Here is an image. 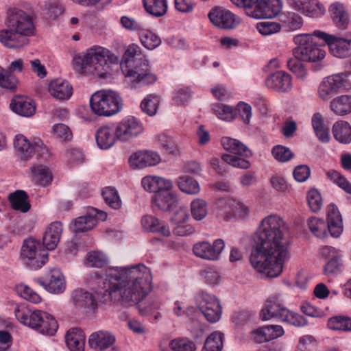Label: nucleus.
I'll return each instance as SVG.
<instances>
[{
  "instance_id": "f257e3e1",
  "label": "nucleus",
  "mask_w": 351,
  "mask_h": 351,
  "mask_svg": "<svg viewBox=\"0 0 351 351\" xmlns=\"http://www.w3.org/2000/svg\"><path fill=\"white\" fill-rule=\"evenodd\" d=\"M152 277L147 267L138 265L130 267H110L106 271V278L97 279L99 289L95 295L82 289L73 292L75 306L95 311L97 300L120 302L123 306H132L141 302L151 290Z\"/></svg>"
},
{
  "instance_id": "f03ea898",
  "label": "nucleus",
  "mask_w": 351,
  "mask_h": 351,
  "mask_svg": "<svg viewBox=\"0 0 351 351\" xmlns=\"http://www.w3.org/2000/svg\"><path fill=\"white\" fill-rule=\"evenodd\" d=\"M287 230L283 219L278 215L265 217L254 235V246L250 261L259 273L276 278L282 271L288 259Z\"/></svg>"
},
{
  "instance_id": "7ed1b4c3",
  "label": "nucleus",
  "mask_w": 351,
  "mask_h": 351,
  "mask_svg": "<svg viewBox=\"0 0 351 351\" xmlns=\"http://www.w3.org/2000/svg\"><path fill=\"white\" fill-rule=\"evenodd\" d=\"M5 25L7 29L0 31V42L9 48L23 47L27 43L26 36L35 32L32 16L16 8L8 9Z\"/></svg>"
},
{
  "instance_id": "20e7f679",
  "label": "nucleus",
  "mask_w": 351,
  "mask_h": 351,
  "mask_svg": "<svg viewBox=\"0 0 351 351\" xmlns=\"http://www.w3.org/2000/svg\"><path fill=\"white\" fill-rule=\"evenodd\" d=\"M120 65L123 73L134 86L153 84L158 80L157 75L152 71L149 60L136 44L128 47Z\"/></svg>"
},
{
  "instance_id": "39448f33",
  "label": "nucleus",
  "mask_w": 351,
  "mask_h": 351,
  "mask_svg": "<svg viewBox=\"0 0 351 351\" xmlns=\"http://www.w3.org/2000/svg\"><path fill=\"white\" fill-rule=\"evenodd\" d=\"M117 62V57L108 49L94 46L88 49L85 54L75 55L73 64L74 69L79 73L105 78L110 73L112 64Z\"/></svg>"
},
{
  "instance_id": "423d86ee",
  "label": "nucleus",
  "mask_w": 351,
  "mask_h": 351,
  "mask_svg": "<svg viewBox=\"0 0 351 351\" xmlns=\"http://www.w3.org/2000/svg\"><path fill=\"white\" fill-rule=\"evenodd\" d=\"M92 111L99 116L109 117L118 113L122 107L121 98L111 90H101L95 93L90 99Z\"/></svg>"
},
{
  "instance_id": "0eeeda50",
  "label": "nucleus",
  "mask_w": 351,
  "mask_h": 351,
  "mask_svg": "<svg viewBox=\"0 0 351 351\" xmlns=\"http://www.w3.org/2000/svg\"><path fill=\"white\" fill-rule=\"evenodd\" d=\"M312 34H300L294 37V43L298 47L293 49V54L304 62H318L326 56V51L318 46L314 41Z\"/></svg>"
},
{
  "instance_id": "6e6552de",
  "label": "nucleus",
  "mask_w": 351,
  "mask_h": 351,
  "mask_svg": "<svg viewBox=\"0 0 351 351\" xmlns=\"http://www.w3.org/2000/svg\"><path fill=\"white\" fill-rule=\"evenodd\" d=\"M21 258L33 269L42 267L48 261V254L40 242L34 239H25L21 250Z\"/></svg>"
},
{
  "instance_id": "1a4fd4ad",
  "label": "nucleus",
  "mask_w": 351,
  "mask_h": 351,
  "mask_svg": "<svg viewBox=\"0 0 351 351\" xmlns=\"http://www.w3.org/2000/svg\"><path fill=\"white\" fill-rule=\"evenodd\" d=\"M348 72L328 76L322 80L318 87V96L323 101H328L339 92L349 86Z\"/></svg>"
},
{
  "instance_id": "9d476101",
  "label": "nucleus",
  "mask_w": 351,
  "mask_h": 351,
  "mask_svg": "<svg viewBox=\"0 0 351 351\" xmlns=\"http://www.w3.org/2000/svg\"><path fill=\"white\" fill-rule=\"evenodd\" d=\"M14 147L23 160H29L35 153L44 158L49 156L48 149L39 138L35 139L32 144L25 136L17 134L14 140Z\"/></svg>"
},
{
  "instance_id": "9b49d317",
  "label": "nucleus",
  "mask_w": 351,
  "mask_h": 351,
  "mask_svg": "<svg viewBox=\"0 0 351 351\" xmlns=\"http://www.w3.org/2000/svg\"><path fill=\"white\" fill-rule=\"evenodd\" d=\"M313 35L327 44L334 56L345 58L351 55V39L343 38L320 30H315Z\"/></svg>"
},
{
  "instance_id": "f8f14e48",
  "label": "nucleus",
  "mask_w": 351,
  "mask_h": 351,
  "mask_svg": "<svg viewBox=\"0 0 351 351\" xmlns=\"http://www.w3.org/2000/svg\"><path fill=\"white\" fill-rule=\"evenodd\" d=\"M199 299V311L210 323L218 322L221 315V306L217 298L202 292Z\"/></svg>"
},
{
  "instance_id": "ddd939ff",
  "label": "nucleus",
  "mask_w": 351,
  "mask_h": 351,
  "mask_svg": "<svg viewBox=\"0 0 351 351\" xmlns=\"http://www.w3.org/2000/svg\"><path fill=\"white\" fill-rule=\"evenodd\" d=\"M282 0H258L252 10L247 14L254 19L273 18L278 15L282 9Z\"/></svg>"
},
{
  "instance_id": "4468645a",
  "label": "nucleus",
  "mask_w": 351,
  "mask_h": 351,
  "mask_svg": "<svg viewBox=\"0 0 351 351\" xmlns=\"http://www.w3.org/2000/svg\"><path fill=\"white\" fill-rule=\"evenodd\" d=\"M208 17L213 25L221 29H232L239 23L234 14L221 6L212 8Z\"/></svg>"
},
{
  "instance_id": "2eb2a0df",
  "label": "nucleus",
  "mask_w": 351,
  "mask_h": 351,
  "mask_svg": "<svg viewBox=\"0 0 351 351\" xmlns=\"http://www.w3.org/2000/svg\"><path fill=\"white\" fill-rule=\"evenodd\" d=\"M30 320L32 322L30 328L43 335H53L58 328L56 319L45 311H34Z\"/></svg>"
},
{
  "instance_id": "dca6fc26",
  "label": "nucleus",
  "mask_w": 351,
  "mask_h": 351,
  "mask_svg": "<svg viewBox=\"0 0 351 351\" xmlns=\"http://www.w3.org/2000/svg\"><path fill=\"white\" fill-rule=\"evenodd\" d=\"M118 140L128 141L136 137L143 130L142 123L135 117H130L123 119L116 126Z\"/></svg>"
},
{
  "instance_id": "f3484780",
  "label": "nucleus",
  "mask_w": 351,
  "mask_h": 351,
  "mask_svg": "<svg viewBox=\"0 0 351 351\" xmlns=\"http://www.w3.org/2000/svg\"><path fill=\"white\" fill-rule=\"evenodd\" d=\"M265 83L269 89L280 93H288L293 88L291 75L284 71L270 74L265 79Z\"/></svg>"
},
{
  "instance_id": "a211bd4d",
  "label": "nucleus",
  "mask_w": 351,
  "mask_h": 351,
  "mask_svg": "<svg viewBox=\"0 0 351 351\" xmlns=\"http://www.w3.org/2000/svg\"><path fill=\"white\" fill-rule=\"evenodd\" d=\"M320 255L322 258L328 260L324 267L325 274H334L340 271L342 263L341 254L339 250L326 245L321 249Z\"/></svg>"
},
{
  "instance_id": "6ab92c4d",
  "label": "nucleus",
  "mask_w": 351,
  "mask_h": 351,
  "mask_svg": "<svg viewBox=\"0 0 351 351\" xmlns=\"http://www.w3.org/2000/svg\"><path fill=\"white\" fill-rule=\"evenodd\" d=\"M36 282L47 291L53 293H60L64 290V277L59 269H51L45 276L36 279Z\"/></svg>"
},
{
  "instance_id": "aec40b11",
  "label": "nucleus",
  "mask_w": 351,
  "mask_h": 351,
  "mask_svg": "<svg viewBox=\"0 0 351 351\" xmlns=\"http://www.w3.org/2000/svg\"><path fill=\"white\" fill-rule=\"evenodd\" d=\"M285 313H287V308L282 304L280 296L274 295L267 300L265 307L260 312V317L263 321L272 317L281 320Z\"/></svg>"
},
{
  "instance_id": "412c9836",
  "label": "nucleus",
  "mask_w": 351,
  "mask_h": 351,
  "mask_svg": "<svg viewBox=\"0 0 351 351\" xmlns=\"http://www.w3.org/2000/svg\"><path fill=\"white\" fill-rule=\"evenodd\" d=\"M9 71L0 67V86L14 90L18 84V80L12 73H21L25 69L24 62L21 59L16 60L9 65Z\"/></svg>"
},
{
  "instance_id": "4be33fe9",
  "label": "nucleus",
  "mask_w": 351,
  "mask_h": 351,
  "mask_svg": "<svg viewBox=\"0 0 351 351\" xmlns=\"http://www.w3.org/2000/svg\"><path fill=\"white\" fill-rule=\"evenodd\" d=\"M160 157L158 153L152 151H139L131 155L129 162L133 169H143L159 163Z\"/></svg>"
},
{
  "instance_id": "5701e85b",
  "label": "nucleus",
  "mask_w": 351,
  "mask_h": 351,
  "mask_svg": "<svg viewBox=\"0 0 351 351\" xmlns=\"http://www.w3.org/2000/svg\"><path fill=\"white\" fill-rule=\"evenodd\" d=\"M95 139L99 148H110L118 140L116 127L114 125L101 126L96 131Z\"/></svg>"
},
{
  "instance_id": "b1692460",
  "label": "nucleus",
  "mask_w": 351,
  "mask_h": 351,
  "mask_svg": "<svg viewBox=\"0 0 351 351\" xmlns=\"http://www.w3.org/2000/svg\"><path fill=\"white\" fill-rule=\"evenodd\" d=\"M171 188H163L154 195L155 205L161 210L171 211L178 206V197Z\"/></svg>"
},
{
  "instance_id": "393cba45",
  "label": "nucleus",
  "mask_w": 351,
  "mask_h": 351,
  "mask_svg": "<svg viewBox=\"0 0 351 351\" xmlns=\"http://www.w3.org/2000/svg\"><path fill=\"white\" fill-rule=\"evenodd\" d=\"M115 341V336L111 332L98 330L89 336L88 345L91 348L104 351L112 346Z\"/></svg>"
},
{
  "instance_id": "a878e982",
  "label": "nucleus",
  "mask_w": 351,
  "mask_h": 351,
  "mask_svg": "<svg viewBox=\"0 0 351 351\" xmlns=\"http://www.w3.org/2000/svg\"><path fill=\"white\" fill-rule=\"evenodd\" d=\"M326 228L333 237H338L343 232L341 215L335 204H330L327 208Z\"/></svg>"
},
{
  "instance_id": "bb28decb",
  "label": "nucleus",
  "mask_w": 351,
  "mask_h": 351,
  "mask_svg": "<svg viewBox=\"0 0 351 351\" xmlns=\"http://www.w3.org/2000/svg\"><path fill=\"white\" fill-rule=\"evenodd\" d=\"M10 107L14 112L22 117H29L36 112V105L32 99L21 95L14 96Z\"/></svg>"
},
{
  "instance_id": "cd10ccee",
  "label": "nucleus",
  "mask_w": 351,
  "mask_h": 351,
  "mask_svg": "<svg viewBox=\"0 0 351 351\" xmlns=\"http://www.w3.org/2000/svg\"><path fill=\"white\" fill-rule=\"evenodd\" d=\"M62 232V225L59 221L50 223L47 228L43 237V244L48 250H53L60 242Z\"/></svg>"
},
{
  "instance_id": "c85d7f7f",
  "label": "nucleus",
  "mask_w": 351,
  "mask_h": 351,
  "mask_svg": "<svg viewBox=\"0 0 351 351\" xmlns=\"http://www.w3.org/2000/svg\"><path fill=\"white\" fill-rule=\"evenodd\" d=\"M224 247V242L221 239H216L213 245L208 242H199V257L211 261L217 260Z\"/></svg>"
},
{
  "instance_id": "c756f323",
  "label": "nucleus",
  "mask_w": 351,
  "mask_h": 351,
  "mask_svg": "<svg viewBox=\"0 0 351 351\" xmlns=\"http://www.w3.org/2000/svg\"><path fill=\"white\" fill-rule=\"evenodd\" d=\"M50 94L58 100H66L73 95V87L66 80L61 78L52 80L49 86Z\"/></svg>"
},
{
  "instance_id": "7c9ffc66",
  "label": "nucleus",
  "mask_w": 351,
  "mask_h": 351,
  "mask_svg": "<svg viewBox=\"0 0 351 351\" xmlns=\"http://www.w3.org/2000/svg\"><path fill=\"white\" fill-rule=\"evenodd\" d=\"M328 10L336 27L341 29H347L350 16L344 5L339 2H335L330 5Z\"/></svg>"
},
{
  "instance_id": "2f4dec72",
  "label": "nucleus",
  "mask_w": 351,
  "mask_h": 351,
  "mask_svg": "<svg viewBox=\"0 0 351 351\" xmlns=\"http://www.w3.org/2000/svg\"><path fill=\"white\" fill-rule=\"evenodd\" d=\"M141 224L143 228L146 231L158 233L166 237L171 235L168 226L152 215H145L141 219Z\"/></svg>"
},
{
  "instance_id": "473e14b6",
  "label": "nucleus",
  "mask_w": 351,
  "mask_h": 351,
  "mask_svg": "<svg viewBox=\"0 0 351 351\" xmlns=\"http://www.w3.org/2000/svg\"><path fill=\"white\" fill-rule=\"evenodd\" d=\"M65 341L71 351H84L85 334L82 329H69L65 335Z\"/></svg>"
},
{
  "instance_id": "72a5a7b5",
  "label": "nucleus",
  "mask_w": 351,
  "mask_h": 351,
  "mask_svg": "<svg viewBox=\"0 0 351 351\" xmlns=\"http://www.w3.org/2000/svg\"><path fill=\"white\" fill-rule=\"evenodd\" d=\"M238 201L233 199L219 198L216 202L217 215L219 218L228 221L234 217V210Z\"/></svg>"
},
{
  "instance_id": "f704fd0d",
  "label": "nucleus",
  "mask_w": 351,
  "mask_h": 351,
  "mask_svg": "<svg viewBox=\"0 0 351 351\" xmlns=\"http://www.w3.org/2000/svg\"><path fill=\"white\" fill-rule=\"evenodd\" d=\"M221 141L223 147L226 151L245 158H250L252 156V151L239 140L230 137H223Z\"/></svg>"
},
{
  "instance_id": "c9c22d12",
  "label": "nucleus",
  "mask_w": 351,
  "mask_h": 351,
  "mask_svg": "<svg viewBox=\"0 0 351 351\" xmlns=\"http://www.w3.org/2000/svg\"><path fill=\"white\" fill-rule=\"evenodd\" d=\"M142 186L145 190L151 193H157L163 188L172 187V182L158 176H149L142 179Z\"/></svg>"
},
{
  "instance_id": "e433bc0d",
  "label": "nucleus",
  "mask_w": 351,
  "mask_h": 351,
  "mask_svg": "<svg viewBox=\"0 0 351 351\" xmlns=\"http://www.w3.org/2000/svg\"><path fill=\"white\" fill-rule=\"evenodd\" d=\"M8 199L12 208L15 210L27 213L31 208L28 195L25 191L17 190L10 194Z\"/></svg>"
},
{
  "instance_id": "4c0bfd02",
  "label": "nucleus",
  "mask_w": 351,
  "mask_h": 351,
  "mask_svg": "<svg viewBox=\"0 0 351 351\" xmlns=\"http://www.w3.org/2000/svg\"><path fill=\"white\" fill-rule=\"evenodd\" d=\"M281 27L287 31H295L300 29L303 25V19L298 13L293 12H282L280 15Z\"/></svg>"
},
{
  "instance_id": "58836bf2",
  "label": "nucleus",
  "mask_w": 351,
  "mask_h": 351,
  "mask_svg": "<svg viewBox=\"0 0 351 351\" xmlns=\"http://www.w3.org/2000/svg\"><path fill=\"white\" fill-rule=\"evenodd\" d=\"M332 132L334 138L340 143H351V125L347 121H339L335 123Z\"/></svg>"
},
{
  "instance_id": "ea45409f",
  "label": "nucleus",
  "mask_w": 351,
  "mask_h": 351,
  "mask_svg": "<svg viewBox=\"0 0 351 351\" xmlns=\"http://www.w3.org/2000/svg\"><path fill=\"white\" fill-rule=\"evenodd\" d=\"M143 3L145 11L154 17H161L167 12V0H143Z\"/></svg>"
},
{
  "instance_id": "a19ab883",
  "label": "nucleus",
  "mask_w": 351,
  "mask_h": 351,
  "mask_svg": "<svg viewBox=\"0 0 351 351\" xmlns=\"http://www.w3.org/2000/svg\"><path fill=\"white\" fill-rule=\"evenodd\" d=\"M330 109L337 115L351 112V95H344L335 98L330 103Z\"/></svg>"
},
{
  "instance_id": "79ce46f5",
  "label": "nucleus",
  "mask_w": 351,
  "mask_h": 351,
  "mask_svg": "<svg viewBox=\"0 0 351 351\" xmlns=\"http://www.w3.org/2000/svg\"><path fill=\"white\" fill-rule=\"evenodd\" d=\"M193 94L190 87H178L173 93L172 101L177 106H185L191 101Z\"/></svg>"
},
{
  "instance_id": "37998d69",
  "label": "nucleus",
  "mask_w": 351,
  "mask_h": 351,
  "mask_svg": "<svg viewBox=\"0 0 351 351\" xmlns=\"http://www.w3.org/2000/svg\"><path fill=\"white\" fill-rule=\"evenodd\" d=\"M312 126L318 139L322 143H327L330 140L328 130L324 124L322 115L319 112L313 114L311 119Z\"/></svg>"
},
{
  "instance_id": "c03bdc74",
  "label": "nucleus",
  "mask_w": 351,
  "mask_h": 351,
  "mask_svg": "<svg viewBox=\"0 0 351 351\" xmlns=\"http://www.w3.org/2000/svg\"><path fill=\"white\" fill-rule=\"evenodd\" d=\"M328 327L333 330L351 332V317L346 315H337L328 320Z\"/></svg>"
},
{
  "instance_id": "a18cd8bd",
  "label": "nucleus",
  "mask_w": 351,
  "mask_h": 351,
  "mask_svg": "<svg viewBox=\"0 0 351 351\" xmlns=\"http://www.w3.org/2000/svg\"><path fill=\"white\" fill-rule=\"evenodd\" d=\"M141 44L147 49L153 50L161 44V39L152 31L142 28L139 32Z\"/></svg>"
},
{
  "instance_id": "49530a36",
  "label": "nucleus",
  "mask_w": 351,
  "mask_h": 351,
  "mask_svg": "<svg viewBox=\"0 0 351 351\" xmlns=\"http://www.w3.org/2000/svg\"><path fill=\"white\" fill-rule=\"evenodd\" d=\"M223 334L213 332L206 339L202 351H221L223 348Z\"/></svg>"
},
{
  "instance_id": "de8ad7c7",
  "label": "nucleus",
  "mask_w": 351,
  "mask_h": 351,
  "mask_svg": "<svg viewBox=\"0 0 351 351\" xmlns=\"http://www.w3.org/2000/svg\"><path fill=\"white\" fill-rule=\"evenodd\" d=\"M32 173L34 180L41 186L47 185L52 180V176L49 169L42 165L33 167Z\"/></svg>"
},
{
  "instance_id": "09e8293b",
  "label": "nucleus",
  "mask_w": 351,
  "mask_h": 351,
  "mask_svg": "<svg viewBox=\"0 0 351 351\" xmlns=\"http://www.w3.org/2000/svg\"><path fill=\"white\" fill-rule=\"evenodd\" d=\"M307 225L310 231L317 237L324 238L327 234L326 223L321 219L315 217H309Z\"/></svg>"
},
{
  "instance_id": "8fccbe9b",
  "label": "nucleus",
  "mask_w": 351,
  "mask_h": 351,
  "mask_svg": "<svg viewBox=\"0 0 351 351\" xmlns=\"http://www.w3.org/2000/svg\"><path fill=\"white\" fill-rule=\"evenodd\" d=\"M97 223L95 217L90 215L79 217L75 219L74 223L75 233L87 232L93 229Z\"/></svg>"
},
{
  "instance_id": "3c124183",
  "label": "nucleus",
  "mask_w": 351,
  "mask_h": 351,
  "mask_svg": "<svg viewBox=\"0 0 351 351\" xmlns=\"http://www.w3.org/2000/svg\"><path fill=\"white\" fill-rule=\"evenodd\" d=\"M158 143L165 154L176 155L178 153V146L173 138L165 133L158 136Z\"/></svg>"
},
{
  "instance_id": "603ef678",
  "label": "nucleus",
  "mask_w": 351,
  "mask_h": 351,
  "mask_svg": "<svg viewBox=\"0 0 351 351\" xmlns=\"http://www.w3.org/2000/svg\"><path fill=\"white\" fill-rule=\"evenodd\" d=\"M179 189L187 194L197 193V182L192 177L185 175L180 176L178 180Z\"/></svg>"
},
{
  "instance_id": "864d4df0",
  "label": "nucleus",
  "mask_w": 351,
  "mask_h": 351,
  "mask_svg": "<svg viewBox=\"0 0 351 351\" xmlns=\"http://www.w3.org/2000/svg\"><path fill=\"white\" fill-rule=\"evenodd\" d=\"M106 203L113 209H119L121 206V201L117 191L112 187L106 188L102 192Z\"/></svg>"
},
{
  "instance_id": "5fc2aeb1",
  "label": "nucleus",
  "mask_w": 351,
  "mask_h": 351,
  "mask_svg": "<svg viewBox=\"0 0 351 351\" xmlns=\"http://www.w3.org/2000/svg\"><path fill=\"white\" fill-rule=\"evenodd\" d=\"M271 154L274 158L280 162L289 161L293 157V152L283 145H278L272 148Z\"/></svg>"
},
{
  "instance_id": "6e6d98bb",
  "label": "nucleus",
  "mask_w": 351,
  "mask_h": 351,
  "mask_svg": "<svg viewBox=\"0 0 351 351\" xmlns=\"http://www.w3.org/2000/svg\"><path fill=\"white\" fill-rule=\"evenodd\" d=\"M300 58L294 56L293 58L287 60V68L294 73L298 78L303 79L306 75V70Z\"/></svg>"
},
{
  "instance_id": "4d7b16f0",
  "label": "nucleus",
  "mask_w": 351,
  "mask_h": 351,
  "mask_svg": "<svg viewBox=\"0 0 351 351\" xmlns=\"http://www.w3.org/2000/svg\"><path fill=\"white\" fill-rule=\"evenodd\" d=\"M159 99L156 96L148 95L141 104V110L149 116H154L157 112Z\"/></svg>"
},
{
  "instance_id": "13d9d810",
  "label": "nucleus",
  "mask_w": 351,
  "mask_h": 351,
  "mask_svg": "<svg viewBox=\"0 0 351 351\" xmlns=\"http://www.w3.org/2000/svg\"><path fill=\"white\" fill-rule=\"evenodd\" d=\"M221 160L223 162L228 164L233 167H237L242 169H247L250 167L251 164L249 160L233 156L228 154H224L221 156Z\"/></svg>"
},
{
  "instance_id": "bf43d9fd",
  "label": "nucleus",
  "mask_w": 351,
  "mask_h": 351,
  "mask_svg": "<svg viewBox=\"0 0 351 351\" xmlns=\"http://www.w3.org/2000/svg\"><path fill=\"white\" fill-rule=\"evenodd\" d=\"M306 199L310 209L316 213L322 206V199L320 193L315 189H310L306 195Z\"/></svg>"
},
{
  "instance_id": "052dcab7",
  "label": "nucleus",
  "mask_w": 351,
  "mask_h": 351,
  "mask_svg": "<svg viewBox=\"0 0 351 351\" xmlns=\"http://www.w3.org/2000/svg\"><path fill=\"white\" fill-rule=\"evenodd\" d=\"M87 261L89 266L97 268H101L106 266L108 262L106 254L99 251H93L88 253Z\"/></svg>"
},
{
  "instance_id": "680f3d73",
  "label": "nucleus",
  "mask_w": 351,
  "mask_h": 351,
  "mask_svg": "<svg viewBox=\"0 0 351 351\" xmlns=\"http://www.w3.org/2000/svg\"><path fill=\"white\" fill-rule=\"evenodd\" d=\"M281 321L296 327H302L308 324L307 319L304 316L297 313L290 311L288 308L287 313H285Z\"/></svg>"
},
{
  "instance_id": "e2e57ef3",
  "label": "nucleus",
  "mask_w": 351,
  "mask_h": 351,
  "mask_svg": "<svg viewBox=\"0 0 351 351\" xmlns=\"http://www.w3.org/2000/svg\"><path fill=\"white\" fill-rule=\"evenodd\" d=\"M306 8L304 16L312 18L320 17L323 16L326 12L325 7L319 0H311L308 7Z\"/></svg>"
},
{
  "instance_id": "0e129e2a",
  "label": "nucleus",
  "mask_w": 351,
  "mask_h": 351,
  "mask_svg": "<svg viewBox=\"0 0 351 351\" xmlns=\"http://www.w3.org/2000/svg\"><path fill=\"white\" fill-rule=\"evenodd\" d=\"M169 348L173 351H195V344L186 339L177 338L171 340Z\"/></svg>"
},
{
  "instance_id": "69168bd1",
  "label": "nucleus",
  "mask_w": 351,
  "mask_h": 351,
  "mask_svg": "<svg viewBox=\"0 0 351 351\" xmlns=\"http://www.w3.org/2000/svg\"><path fill=\"white\" fill-rule=\"evenodd\" d=\"M14 314L16 318L21 323L31 327L30 324H32V322L30 320V318L33 315V311L29 310L25 305H17L14 308Z\"/></svg>"
},
{
  "instance_id": "338daca9",
  "label": "nucleus",
  "mask_w": 351,
  "mask_h": 351,
  "mask_svg": "<svg viewBox=\"0 0 351 351\" xmlns=\"http://www.w3.org/2000/svg\"><path fill=\"white\" fill-rule=\"evenodd\" d=\"M17 293L24 299L32 303L38 304L41 301L40 296L29 287L20 285L16 287Z\"/></svg>"
},
{
  "instance_id": "774afa93",
  "label": "nucleus",
  "mask_w": 351,
  "mask_h": 351,
  "mask_svg": "<svg viewBox=\"0 0 351 351\" xmlns=\"http://www.w3.org/2000/svg\"><path fill=\"white\" fill-rule=\"evenodd\" d=\"M213 110L216 115L222 120L231 121L234 119L235 112L230 106L218 104L215 105Z\"/></svg>"
}]
</instances>
